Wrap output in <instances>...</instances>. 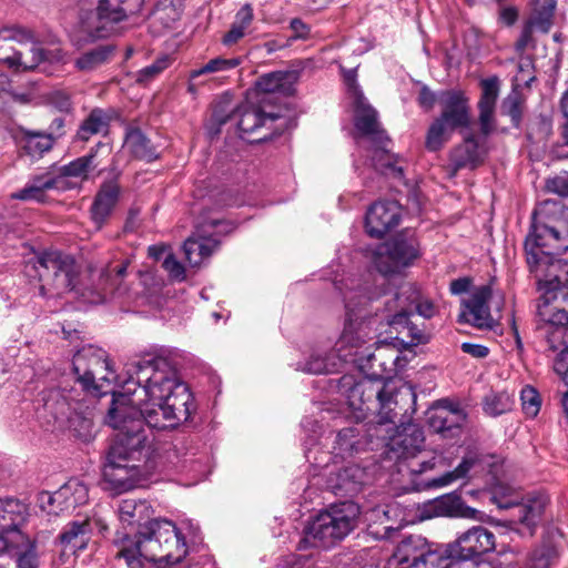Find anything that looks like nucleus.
<instances>
[{"label": "nucleus", "instance_id": "obj_45", "mask_svg": "<svg viewBox=\"0 0 568 568\" xmlns=\"http://www.w3.org/2000/svg\"><path fill=\"white\" fill-rule=\"evenodd\" d=\"M455 555L448 550V544L436 548L428 545L420 568H462Z\"/></svg>", "mask_w": 568, "mask_h": 568}, {"label": "nucleus", "instance_id": "obj_15", "mask_svg": "<svg viewBox=\"0 0 568 568\" xmlns=\"http://www.w3.org/2000/svg\"><path fill=\"white\" fill-rule=\"evenodd\" d=\"M230 224L217 219L210 217L196 225V231L183 245L185 258L191 266H200L205 258H209L219 247L220 240L216 237L227 233Z\"/></svg>", "mask_w": 568, "mask_h": 568}, {"label": "nucleus", "instance_id": "obj_53", "mask_svg": "<svg viewBox=\"0 0 568 568\" xmlns=\"http://www.w3.org/2000/svg\"><path fill=\"white\" fill-rule=\"evenodd\" d=\"M33 49L41 53L36 68L40 67L43 72L53 73L67 62L65 54L61 49L44 50L34 41Z\"/></svg>", "mask_w": 568, "mask_h": 568}, {"label": "nucleus", "instance_id": "obj_43", "mask_svg": "<svg viewBox=\"0 0 568 568\" xmlns=\"http://www.w3.org/2000/svg\"><path fill=\"white\" fill-rule=\"evenodd\" d=\"M254 20V11L250 3H245L239 9L231 24L230 30L223 36L222 42L224 45H233L243 39Z\"/></svg>", "mask_w": 568, "mask_h": 568}, {"label": "nucleus", "instance_id": "obj_17", "mask_svg": "<svg viewBox=\"0 0 568 568\" xmlns=\"http://www.w3.org/2000/svg\"><path fill=\"white\" fill-rule=\"evenodd\" d=\"M84 395L78 389L71 388H50L43 390L39 395L37 410L41 418L47 419L48 423L58 424L67 420L68 414L75 406L78 399H82Z\"/></svg>", "mask_w": 568, "mask_h": 568}, {"label": "nucleus", "instance_id": "obj_57", "mask_svg": "<svg viewBox=\"0 0 568 568\" xmlns=\"http://www.w3.org/2000/svg\"><path fill=\"white\" fill-rule=\"evenodd\" d=\"M338 478L341 481L339 488L348 494H354L359 490L363 470L357 466H347L339 471Z\"/></svg>", "mask_w": 568, "mask_h": 568}, {"label": "nucleus", "instance_id": "obj_51", "mask_svg": "<svg viewBox=\"0 0 568 568\" xmlns=\"http://www.w3.org/2000/svg\"><path fill=\"white\" fill-rule=\"evenodd\" d=\"M358 430L355 427H348L339 430L336 434L333 452L335 456H339L341 458L349 457L357 452L358 445Z\"/></svg>", "mask_w": 568, "mask_h": 568}, {"label": "nucleus", "instance_id": "obj_20", "mask_svg": "<svg viewBox=\"0 0 568 568\" xmlns=\"http://www.w3.org/2000/svg\"><path fill=\"white\" fill-rule=\"evenodd\" d=\"M490 297L491 288L488 285L478 287L468 298L462 301L458 321L477 328H491L494 320L488 306Z\"/></svg>", "mask_w": 568, "mask_h": 568}, {"label": "nucleus", "instance_id": "obj_58", "mask_svg": "<svg viewBox=\"0 0 568 568\" xmlns=\"http://www.w3.org/2000/svg\"><path fill=\"white\" fill-rule=\"evenodd\" d=\"M556 9V0H542L535 11V22L540 29L547 31L551 26V20Z\"/></svg>", "mask_w": 568, "mask_h": 568}, {"label": "nucleus", "instance_id": "obj_26", "mask_svg": "<svg viewBox=\"0 0 568 568\" xmlns=\"http://www.w3.org/2000/svg\"><path fill=\"white\" fill-rule=\"evenodd\" d=\"M239 111L237 126L243 133H254L262 126L275 131L283 130V125L273 126V123L282 118L281 114L266 111L264 105L245 104Z\"/></svg>", "mask_w": 568, "mask_h": 568}, {"label": "nucleus", "instance_id": "obj_10", "mask_svg": "<svg viewBox=\"0 0 568 568\" xmlns=\"http://www.w3.org/2000/svg\"><path fill=\"white\" fill-rule=\"evenodd\" d=\"M73 372L82 390L102 396L111 392L109 387L116 382V374L112 371L108 354L104 349L93 345L83 346L72 359Z\"/></svg>", "mask_w": 568, "mask_h": 568}, {"label": "nucleus", "instance_id": "obj_21", "mask_svg": "<svg viewBox=\"0 0 568 568\" xmlns=\"http://www.w3.org/2000/svg\"><path fill=\"white\" fill-rule=\"evenodd\" d=\"M95 13L98 24L92 33L94 39L108 38L118 33L119 24L131 17L118 0H98Z\"/></svg>", "mask_w": 568, "mask_h": 568}, {"label": "nucleus", "instance_id": "obj_8", "mask_svg": "<svg viewBox=\"0 0 568 568\" xmlns=\"http://www.w3.org/2000/svg\"><path fill=\"white\" fill-rule=\"evenodd\" d=\"M440 112L430 123L425 139V146L436 152L450 140L454 132H463L471 124L469 98L462 90L450 89L438 93Z\"/></svg>", "mask_w": 568, "mask_h": 568}, {"label": "nucleus", "instance_id": "obj_24", "mask_svg": "<svg viewBox=\"0 0 568 568\" xmlns=\"http://www.w3.org/2000/svg\"><path fill=\"white\" fill-rule=\"evenodd\" d=\"M384 304L387 312L385 320L402 336V342L408 346H416L428 342V334L424 328H420L409 320L410 314L394 307L389 301H385Z\"/></svg>", "mask_w": 568, "mask_h": 568}, {"label": "nucleus", "instance_id": "obj_32", "mask_svg": "<svg viewBox=\"0 0 568 568\" xmlns=\"http://www.w3.org/2000/svg\"><path fill=\"white\" fill-rule=\"evenodd\" d=\"M91 409L87 399H78L75 406L68 414L64 423H59V427H67L75 437L81 440H89L92 437V417Z\"/></svg>", "mask_w": 568, "mask_h": 568}, {"label": "nucleus", "instance_id": "obj_56", "mask_svg": "<svg viewBox=\"0 0 568 568\" xmlns=\"http://www.w3.org/2000/svg\"><path fill=\"white\" fill-rule=\"evenodd\" d=\"M521 408L527 417L534 418L538 415L541 407V397L537 389L526 385L520 390Z\"/></svg>", "mask_w": 568, "mask_h": 568}, {"label": "nucleus", "instance_id": "obj_49", "mask_svg": "<svg viewBox=\"0 0 568 568\" xmlns=\"http://www.w3.org/2000/svg\"><path fill=\"white\" fill-rule=\"evenodd\" d=\"M26 506L14 498L0 499V529L18 526L24 518Z\"/></svg>", "mask_w": 568, "mask_h": 568}, {"label": "nucleus", "instance_id": "obj_55", "mask_svg": "<svg viewBox=\"0 0 568 568\" xmlns=\"http://www.w3.org/2000/svg\"><path fill=\"white\" fill-rule=\"evenodd\" d=\"M148 509L145 503L135 499H123L119 505L120 520L128 525L140 524L143 513Z\"/></svg>", "mask_w": 568, "mask_h": 568}, {"label": "nucleus", "instance_id": "obj_47", "mask_svg": "<svg viewBox=\"0 0 568 568\" xmlns=\"http://www.w3.org/2000/svg\"><path fill=\"white\" fill-rule=\"evenodd\" d=\"M129 262L108 264L99 270V288L102 291H119L126 274Z\"/></svg>", "mask_w": 568, "mask_h": 568}, {"label": "nucleus", "instance_id": "obj_9", "mask_svg": "<svg viewBox=\"0 0 568 568\" xmlns=\"http://www.w3.org/2000/svg\"><path fill=\"white\" fill-rule=\"evenodd\" d=\"M24 273L40 282V293L47 295L72 291L77 286L78 268L75 261L59 251H45L27 262Z\"/></svg>", "mask_w": 568, "mask_h": 568}, {"label": "nucleus", "instance_id": "obj_13", "mask_svg": "<svg viewBox=\"0 0 568 568\" xmlns=\"http://www.w3.org/2000/svg\"><path fill=\"white\" fill-rule=\"evenodd\" d=\"M419 257V243L414 236H396L377 245L373 263L384 275L399 273Z\"/></svg>", "mask_w": 568, "mask_h": 568}, {"label": "nucleus", "instance_id": "obj_11", "mask_svg": "<svg viewBox=\"0 0 568 568\" xmlns=\"http://www.w3.org/2000/svg\"><path fill=\"white\" fill-rule=\"evenodd\" d=\"M519 496L511 487L497 484L493 489V500L499 508L516 507V517L513 523L521 525L520 534L532 536L536 527L541 520L548 497L546 495H535L525 503H518Z\"/></svg>", "mask_w": 568, "mask_h": 568}, {"label": "nucleus", "instance_id": "obj_4", "mask_svg": "<svg viewBox=\"0 0 568 568\" xmlns=\"http://www.w3.org/2000/svg\"><path fill=\"white\" fill-rule=\"evenodd\" d=\"M374 300L375 295H372L367 287L347 294L346 318L338 342L341 345L338 351L344 346L354 348V353L343 354L344 361L355 362L362 369H371L373 375H377L379 372L392 371V365L396 363L398 355L387 358L388 353H394V349L387 345H378L374 352H369L368 347L362 349L366 343L374 339L373 312L378 311L371 305Z\"/></svg>", "mask_w": 568, "mask_h": 568}, {"label": "nucleus", "instance_id": "obj_62", "mask_svg": "<svg viewBox=\"0 0 568 568\" xmlns=\"http://www.w3.org/2000/svg\"><path fill=\"white\" fill-rule=\"evenodd\" d=\"M546 187L549 192L568 197V172H562L548 179Z\"/></svg>", "mask_w": 568, "mask_h": 568}, {"label": "nucleus", "instance_id": "obj_23", "mask_svg": "<svg viewBox=\"0 0 568 568\" xmlns=\"http://www.w3.org/2000/svg\"><path fill=\"white\" fill-rule=\"evenodd\" d=\"M540 322L568 325V286L546 290L537 305Z\"/></svg>", "mask_w": 568, "mask_h": 568}, {"label": "nucleus", "instance_id": "obj_60", "mask_svg": "<svg viewBox=\"0 0 568 568\" xmlns=\"http://www.w3.org/2000/svg\"><path fill=\"white\" fill-rule=\"evenodd\" d=\"M60 182L61 178L50 172L33 175L28 181L32 186L38 187L43 195H45V192L49 190L58 189Z\"/></svg>", "mask_w": 568, "mask_h": 568}, {"label": "nucleus", "instance_id": "obj_31", "mask_svg": "<svg viewBox=\"0 0 568 568\" xmlns=\"http://www.w3.org/2000/svg\"><path fill=\"white\" fill-rule=\"evenodd\" d=\"M294 73L275 71L261 75L255 83V94L260 104L266 101L268 94H287L292 90Z\"/></svg>", "mask_w": 568, "mask_h": 568}, {"label": "nucleus", "instance_id": "obj_37", "mask_svg": "<svg viewBox=\"0 0 568 568\" xmlns=\"http://www.w3.org/2000/svg\"><path fill=\"white\" fill-rule=\"evenodd\" d=\"M465 416L460 410L442 408L430 414L428 424L434 432L444 437H454L459 434Z\"/></svg>", "mask_w": 568, "mask_h": 568}, {"label": "nucleus", "instance_id": "obj_12", "mask_svg": "<svg viewBox=\"0 0 568 568\" xmlns=\"http://www.w3.org/2000/svg\"><path fill=\"white\" fill-rule=\"evenodd\" d=\"M40 54L33 49L30 31L17 27L0 30V63L9 68L31 70L36 68Z\"/></svg>", "mask_w": 568, "mask_h": 568}, {"label": "nucleus", "instance_id": "obj_19", "mask_svg": "<svg viewBox=\"0 0 568 568\" xmlns=\"http://www.w3.org/2000/svg\"><path fill=\"white\" fill-rule=\"evenodd\" d=\"M400 219L402 207L396 201L375 202L366 213V232L372 237L381 239L396 227Z\"/></svg>", "mask_w": 568, "mask_h": 568}, {"label": "nucleus", "instance_id": "obj_5", "mask_svg": "<svg viewBox=\"0 0 568 568\" xmlns=\"http://www.w3.org/2000/svg\"><path fill=\"white\" fill-rule=\"evenodd\" d=\"M186 555L184 536L168 519L149 521L134 539L124 537L118 552V557L123 558L129 568H143V560L172 566L179 564Z\"/></svg>", "mask_w": 568, "mask_h": 568}, {"label": "nucleus", "instance_id": "obj_16", "mask_svg": "<svg viewBox=\"0 0 568 568\" xmlns=\"http://www.w3.org/2000/svg\"><path fill=\"white\" fill-rule=\"evenodd\" d=\"M348 93L354 105V124L359 134L373 143L388 141L378 122L377 111L367 102L355 80L349 81Z\"/></svg>", "mask_w": 568, "mask_h": 568}, {"label": "nucleus", "instance_id": "obj_29", "mask_svg": "<svg viewBox=\"0 0 568 568\" xmlns=\"http://www.w3.org/2000/svg\"><path fill=\"white\" fill-rule=\"evenodd\" d=\"M102 151L105 155L111 153V146L108 143L99 142L94 148L90 150L87 155L77 158L70 163L60 168V178L69 176L77 178L81 180H88L89 174L93 171L100 162L98 161L99 152Z\"/></svg>", "mask_w": 568, "mask_h": 568}, {"label": "nucleus", "instance_id": "obj_28", "mask_svg": "<svg viewBox=\"0 0 568 568\" xmlns=\"http://www.w3.org/2000/svg\"><path fill=\"white\" fill-rule=\"evenodd\" d=\"M475 513V509L464 505L459 496L448 494L425 505L423 517H473Z\"/></svg>", "mask_w": 568, "mask_h": 568}, {"label": "nucleus", "instance_id": "obj_7", "mask_svg": "<svg viewBox=\"0 0 568 568\" xmlns=\"http://www.w3.org/2000/svg\"><path fill=\"white\" fill-rule=\"evenodd\" d=\"M344 390L347 405L353 410L354 418L363 420L368 412L378 410V424H395L397 387L390 381L373 379L368 377L355 381L353 376L345 375L339 382Z\"/></svg>", "mask_w": 568, "mask_h": 568}, {"label": "nucleus", "instance_id": "obj_2", "mask_svg": "<svg viewBox=\"0 0 568 568\" xmlns=\"http://www.w3.org/2000/svg\"><path fill=\"white\" fill-rule=\"evenodd\" d=\"M129 378L122 394L143 415L150 428L164 429L186 422L193 412V397L176 371L163 357L143 359L131 364Z\"/></svg>", "mask_w": 568, "mask_h": 568}, {"label": "nucleus", "instance_id": "obj_18", "mask_svg": "<svg viewBox=\"0 0 568 568\" xmlns=\"http://www.w3.org/2000/svg\"><path fill=\"white\" fill-rule=\"evenodd\" d=\"M498 459L493 455L479 454L477 452L467 453L458 466L445 473L439 477L429 479L424 484V488H438L450 485L452 483L465 479L473 471L474 474H481L487 471L494 476L497 473Z\"/></svg>", "mask_w": 568, "mask_h": 568}, {"label": "nucleus", "instance_id": "obj_34", "mask_svg": "<svg viewBox=\"0 0 568 568\" xmlns=\"http://www.w3.org/2000/svg\"><path fill=\"white\" fill-rule=\"evenodd\" d=\"M426 538L412 535L404 538L396 547L394 557L400 565L408 568H420L428 547Z\"/></svg>", "mask_w": 568, "mask_h": 568}, {"label": "nucleus", "instance_id": "obj_41", "mask_svg": "<svg viewBox=\"0 0 568 568\" xmlns=\"http://www.w3.org/2000/svg\"><path fill=\"white\" fill-rule=\"evenodd\" d=\"M124 148L140 160L151 162L158 158L156 149L139 128L126 129Z\"/></svg>", "mask_w": 568, "mask_h": 568}, {"label": "nucleus", "instance_id": "obj_35", "mask_svg": "<svg viewBox=\"0 0 568 568\" xmlns=\"http://www.w3.org/2000/svg\"><path fill=\"white\" fill-rule=\"evenodd\" d=\"M92 534L89 519L71 521L64 526L59 535L64 551L75 554L87 548Z\"/></svg>", "mask_w": 568, "mask_h": 568}, {"label": "nucleus", "instance_id": "obj_63", "mask_svg": "<svg viewBox=\"0 0 568 568\" xmlns=\"http://www.w3.org/2000/svg\"><path fill=\"white\" fill-rule=\"evenodd\" d=\"M163 268L169 273L170 277L175 281L185 278L184 266L175 258L173 254H168L162 263Z\"/></svg>", "mask_w": 568, "mask_h": 568}, {"label": "nucleus", "instance_id": "obj_50", "mask_svg": "<svg viewBox=\"0 0 568 568\" xmlns=\"http://www.w3.org/2000/svg\"><path fill=\"white\" fill-rule=\"evenodd\" d=\"M242 63V59L239 57L223 58L216 57L211 59L199 69H194L190 72V79H196L204 74L210 73H225L236 69Z\"/></svg>", "mask_w": 568, "mask_h": 568}, {"label": "nucleus", "instance_id": "obj_33", "mask_svg": "<svg viewBox=\"0 0 568 568\" xmlns=\"http://www.w3.org/2000/svg\"><path fill=\"white\" fill-rule=\"evenodd\" d=\"M120 194L116 182L110 181L101 185L91 206L92 220L100 229L113 211Z\"/></svg>", "mask_w": 568, "mask_h": 568}, {"label": "nucleus", "instance_id": "obj_40", "mask_svg": "<svg viewBox=\"0 0 568 568\" xmlns=\"http://www.w3.org/2000/svg\"><path fill=\"white\" fill-rule=\"evenodd\" d=\"M110 120L109 114L104 110L100 108L91 110L81 122L75 134V140L88 142L93 135H105L109 132Z\"/></svg>", "mask_w": 568, "mask_h": 568}, {"label": "nucleus", "instance_id": "obj_3", "mask_svg": "<svg viewBox=\"0 0 568 568\" xmlns=\"http://www.w3.org/2000/svg\"><path fill=\"white\" fill-rule=\"evenodd\" d=\"M567 250L568 209L559 201L546 200L535 210L525 241L526 261L541 295L564 286L560 277L568 273V265L559 256Z\"/></svg>", "mask_w": 568, "mask_h": 568}, {"label": "nucleus", "instance_id": "obj_25", "mask_svg": "<svg viewBox=\"0 0 568 568\" xmlns=\"http://www.w3.org/2000/svg\"><path fill=\"white\" fill-rule=\"evenodd\" d=\"M386 301H389L390 305L396 308L405 311L410 315L416 312L424 318H432L436 313L433 302L423 298L418 288L412 283L402 285L399 291Z\"/></svg>", "mask_w": 568, "mask_h": 568}, {"label": "nucleus", "instance_id": "obj_64", "mask_svg": "<svg viewBox=\"0 0 568 568\" xmlns=\"http://www.w3.org/2000/svg\"><path fill=\"white\" fill-rule=\"evenodd\" d=\"M554 369L568 385V345L554 358Z\"/></svg>", "mask_w": 568, "mask_h": 568}, {"label": "nucleus", "instance_id": "obj_59", "mask_svg": "<svg viewBox=\"0 0 568 568\" xmlns=\"http://www.w3.org/2000/svg\"><path fill=\"white\" fill-rule=\"evenodd\" d=\"M170 65V59L163 57L154 61L152 64L141 69L136 75V82L146 84L158 77Z\"/></svg>", "mask_w": 568, "mask_h": 568}, {"label": "nucleus", "instance_id": "obj_27", "mask_svg": "<svg viewBox=\"0 0 568 568\" xmlns=\"http://www.w3.org/2000/svg\"><path fill=\"white\" fill-rule=\"evenodd\" d=\"M486 154L485 145L480 144L473 134H468L460 144L450 151L449 159L456 172L464 168L475 169L483 163Z\"/></svg>", "mask_w": 568, "mask_h": 568}, {"label": "nucleus", "instance_id": "obj_36", "mask_svg": "<svg viewBox=\"0 0 568 568\" xmlns=\"http://www.w3.org/2000/svg\"><path fill=\"white\" fill-rule=\"evenodd\" d=\"M561 538L555 535H548L531 551L529 557V568H551L558 562L560 556Z\"/></svg>", "mask_w": 568, "mask_h": 568}, {"label": "nucleus", "instance_id": "obj_52", "mask_svg": "<svg viewBox=\"0 0 568 568\" xmlns=\"http://www.w3.org/2000/svg\"><path fill=\"white\" fill-rule=\"evenodd\" d=\"M524 97L517 87L508 93L500 105L501 114L508 115L515 126H519L523 116Z\"/></svg>", "mask_w": 568, "mask_h": 568}, {"label": "nucleus", "instance_id": "obj_54", "mask_svg": "<svg viewBox=\"0 0 568 568\" xmlns=\"http://www.w3.org/2000/svg\"><path fill=\"white\" fill-rule=\"evenodd\" d=\"M513 399L506 392L490 393L485 396L484 410L489 416H499L511 409Z\"/></svg>", "mask_w": 568, "mask_h": 568}, {"label": "nucleus", "instance_id": "obj_6", "mask_svg": "<svg viewBox=\"0 0 568 568\" xmlns=\"http://www.w3.org/2000/svg\"><path fill=\"white\" fill-rule=\"evenodd\" d=\"M359 515V506L354 501L331 505L305 526L297 550L335 547L357 527Z\"/></svg>", "mask_w": 568, "mask_h": 568}, {"label": "nucleus", "instance_id": "obj_42", "mask_svg": "<svg viewBox=\"0 0 568 568\" xmlns=\"http://www.w3.org/2000/svg\"><path fill=\"white\" fill-rule=\"evenodd\" d=\"M72 499L73 495L68 481L52 494L43 493L41 495V507L48 514L59 515L77 508V504H73Z\"/></svg>", "mask_w": 568, "mask_h": 568}, {"label": "nucleus", "instance_id": "obj_48", "mask_svg": "<svg viewBox=\"0 0 568 568\" xmlns=\"http://www.w3.org/2000/svg\"><path fill=\"white\" fill-rule=\"evenodd\" d=\"M538 329L545 335L548 351L556 356L568 345V325L541 322Z\"/></svg>", "mask_w": 568, "mask_h": 568}, {"label": "nucleus", "instance_id": "obj_61", "mask_svg": "<svg viewBox=\"0 0 568 568\" xmlns=\"http://www.w3.org/2000/svg\"><path fill=\"white\" fill-rule=\"evenodd\" d=\"M12 557L16 559L17 568H39L40 566L37 544L23 551L13 554Z\"/></svg>", "mask_w": 568, "mask_h": 568}, {"label": "nucleus", "instance_id": "obj_39", "mask_svg": "<svg viewBox=\"0 0 568 568\" xmlns=\"http://www.w3.org/2000/svg\"><path fill=\"white\" fill-rule=\"evenodd\" d=\"M388 141H384L383 143H374L375 148L372 154V164L373 166L386 175H392L397 179L404 178V166L402 163L404 162L398 155L390 153L387 150Z\"/></svg>", "mask_w": 568, "mask_h": 568}, {"label": "nucleus", "instance_id": "obj_22", "mask_svg": "<svg viewBox=\"0 0 568 568\" xmlns=\"http://www.w3.org/2000/svg\"><path fill=\"white\" fill-rule=\"evenodd\" d=\"M480 98L477 104L480 133L484 136L490 135L496 128L495 109L500 92V81L494 75L480 81Z\"/></svg>", "mask_w": 568, "mask_h": 568}, {"label": "nucleus", "instance_id": "obj_46", "mask_svg": "<svg viewBox=\"0 0 568 568\" xmlns=\"http://www.w3.org/2000/svg\"><path fill=\"white\" fill-rule=\"evenodd\" d=\"M20 144L29 156L41 158L52 149L53 139L50 134L26 131L20 139Z\"/></svg>", "mask_w": 568, "mask_h": 568}, {"label": "nucleus", "instance_id": "obj_38", "mask_svg": "<svg viewBox=\"0 0 568 568\" xmlns=\"http://www.w3.org/2000/svg\"><path fill=\"white\" fill-rule=\"evenodd\" d=\"M114 54V45L101 44L81 53L74 60V68L79 72L89 73L111 62Z\"/></svg>", "mask_w": 568, "mask_h": 568}, {"label": "nucleus", "instance_id": "obj_44", "mask_svg": "<svg viewBox=\"0 0 568 568\" xmlns=\"http://www.w3.org/2000/svg\"><path fill=\"white\" fill-rule=\"evenodd\" d=\"M342 362H345L343 354L336 355L334 352L325 356L312 354L303 365L298 366V369L308 374H331L338 369Z\"/></svg>", "mask_w": 568, "mask_h": 568}, {"label": "nucleus", "instance_id": "obj_30", "mask_svg": "<svg viewBox=\"0 0 568 568\" xmlns=\"http://www.w3.org/2000/svg\"><path fill=\"white\" fill-rule=\"evenodd\" d=\"M424 440L422 429L414 424H409L392 438L389 446L397 458L408 459L415 457L420 452Z\"/></svg>", "mask_w": 568, "mask_h": 568}, {"label": "nucleus", "instance_id": "obj_14", "mask_svg": "<svg viewBox=\"0 0 568 568\" xmlns=\"http://www.w3.org/2000/svg\"><path fill=\"white\" fill-rule=\"evenodd\" d=\"M495 547V535L483 526H474L448 542V550L456 554L462 568H493L487 562H476V559L494 551Z\"/></svg>", "mask_w": 568, "mask_h": 568}, {"label": "nucleus", "instance_id": "obj_1", "mask_svg": "<svg viewBox=\"0 0 568 568\" xmlns=\"http://www.w3.org/2000/svg\"><path fill=\"white\" fill-rule=\"evenodd\" d=\"M129 400L128 394L113 393L106 423L118 430L109 447L103 478L116 493L133 489L156 468L153 434L145 429L143 415Z\"/></svg>", "mask_w": 568, "mask_h": 568}]
</instances>
